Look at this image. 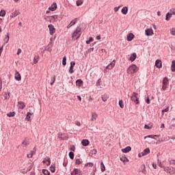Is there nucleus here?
Listing matches in <instances>:
<instances>
[{
	"mask_svg": "<svg viewBox=\"0 0 175 175\" xmlns=\"http://www.w3.org/2000/svg\"><path fill=\"white\" fill-rule=\"evenodd\" d=\"M162 84V90L166 91L169 87V79H167V77L163 78Z\"/></svg>",
	"mask_w": 175,
	"mask_h": 175,
	"instance_id": "obj_4",
	"label": "nucleus"
},
{
	"mask_svg": "<svg viewBox=\"0 0 175 175\" xmlns=\"http://www.w3.org/2000/svg\"><path fill=\"white\" fill-rule=\"evenodd\" d=\"M8 117H14L16 116V112L12 111L7 113Z\"/></svg>",
	"mask_w": 175,
	"mask_h": 175,
	"instance_id": "obj_35",
	"label": "nucleus"
},
{
	"mask_svg": "<svg viewBox=\"0 0 175 175\" xmlns=\"http://www.w3.org/2000/svg\"><path fill=\"white\" fill-rule=\"evenodd\" d=\"M100 169L101 172H105V170H106V167H105V164L103 163V162L100 163Z\"/></svg>",
	"mask_w": 175,
	"mask_h": 175,
	"instance_id": "obj_32",
	"label": "nucleus"
},
{
	"mask_svg": "<svg viewBox=\"0 0 175 175\" xmlns=\"http://www.w3.org/2000/svg\"><path fill=\"white\" fill-rule=\"evenodd\" d=\"M14 77L15 80H17V81H21V75H20V72L18 71H16Z\"/></svg>",
	"mask_w": 175,
	"mask_h": 175,
	"instance_id": "obj_12",
	"label": "nucleus"
},
{
	"mask_svg": "<svg viewBox=\"0 0 175 175\" xmlns=\"http://www.w3.org/2000/svg\"><path fill=\"white\" fill-rule=\"evenodd\" d=\"M172 14L170 12L167 13L166 16H165V20L166 21H169L170 18H172Z\"/></svg>",
	"mask_w": 175,
	"mask_h": 175,
	"instance_id": "obj_22",
	"label": "nucleus"
},
{
	"mask_svg": "<svg viewBox=\"0 0 175 175\" xmlns=\"http://www.w3.org/2000/svg\"><path fill=\"white\" fill-rule=\"evenodd\" d=\"M32 154H31V153L30 154H27V158H32Z\"/></svg>",
	"mask_w": 175,
	"mask_h": 175,
	"instance_id": "obj_64",
	"label": "nucleus"
},
{
	"mask_svg": "<svg viewBox=\"0 0 175 175\" xmlns=\"http://www.w3.org/2000/svg\"><path fill=\"white\" fill-rule=\"evenodd\" d=\"M31 116H32V113L27 112V116H26V120L27 121H31Z\"/></svg>",
	"mask_w": 175,
	"mask_h": 175,
	"instance_id": "obj_28",
	"label": "nucleus"
},
{
	"mask_svg": "<svg viewBox=\"0 0 175 175\" xmlns=\"http://www.w3.org/2000/svg\"><path fill=\"white\" fill-rule=\"evenodd\" d=\"M75 125H77V126H81V123H80V122H79V121H76Z\"/></svg>",
	"mask_w": 175,
	"mask_h": 175,
	"instance_id": "obj_53",
	"label": "nucleus"
},
{
	"mask_svg": "<svg viewBox=\"0 0 175 175\" xmlns=\"http://www.w3.org/2000/svg\"><path fill=\"white\" fill-rule=\"evenodd\" d=\"M48 27H49V29L50 35H53V34L55 33V27H54V25H49Z\"/></svg>",
	"mask_w": 175,
	"mask_h": 175,
	"instance_id": "obj_8",
	"label": "nucleus"
},
{
	"mask_svg": "<svg viewBox=\"0 0 175 175\" xmlns=\"http://www.w3.org/2000/svg\"><path fill=\"white\" fill-rule=\"evenodd\" d=\"M32 167H33V163L30 164V167H29L28 171L29 172V170H31L32 169Z\"/></svg>",
	"mask_w": 175,
	"mask_h": 175,
	"instance_id": "obj_59",
	"label": "nucleus"
},
{
	"mask_svg": "<svg viewBox=\"0 0 175 175\" xmlns=\"http://www.w3.org/2000/svg\"><path fill=\"white\" fill-rule=\"evenodd\" d=\"M5 16H6V11L1 10L0 12V16L1 17H5Z\"/></svg>",
	"mask_w": 175,
	"mask_h": 175,
	"instance_id": "obj_31",
	"label": "nucleus"
},
{
	"mask_svg": "<svg viewBox=\"0 0 175 175\" xmlns=\"http://www.w3.org/2000/svg\"><path fill=\"white\" fill-rule=\"evenodd\" d=\"M171 70L172 72H175V60L172 62Z\"/></svg>",
	"mask_w": 175,
	"mask_h": 175,
	"instance_id": "obj_26",
	"label": "nucleus"
},
{
	"mask_svg": "<svg viewBox=\"0 0 175 175\" xmlns=\"http://www.w3.org/2000/svg\"><path fill=\"white\" fill-rule=\"evenodd\" d=\"M21 54V49H18L17 51V55H20Z\"/></svg>",
	"mask_w": 175,
	"mask_h": 175,
	"instance_id": "obj_58",
	"label": "nucleus"
},
{
	"mask_svg": "<svg viewBox=\"0 0 175 175\" xmlns=\"http://www.w3.org/2000/svg\"><path fill=\"white\" fill-rule=\"evenodd\" d=\"M39 62V56H35L33 58V64H38Z\"/></svg>",
	"mask_w": 175,
	"mask_h": 175,
	"instance_id": "obj_36",
	"label": "nucleus"
},
{
	"mask_svg": "<svg viewBox=\"0 0 175 175\" xmlns=\"http://www.w3.org/2000/svg\"><path fill=\"white\" fill-rule=\"evenodd\" d=\"M68 155L70 159H73L75 158V153H73V152H70Z\"/></svg>",
	"mask_w": 175,
	"mask_h": 175,
	"instance_id": "obj_40",
	"label": "nucleus"
},
{
	"mask_svg": "<svg viewBox=\"0 0 175 175\" xmlns=\"http://www.w3.org/2000/svg\"><path fill=\"white\" fill-rule=\"evenodd\" d=\"M145 34L146 36H152L154 35V31L152 29H147L145 30Z\"/></svg>",
	"mask_w": 175,
	"mask_h": 175,
	"instance_id": "obj_9",
	"label": "nucleus"
},
{
	"mask_svg": "<svg viewBox=\"0 0 175 175\" xmlns=\"http://www.w3.org/2000/svg\"><path fill=\"white\" fill-rule=\"evenodd\" d=\"M121 12L124 15L128 14V7H124L122 9Z\"/></svg>",
	"mask_w": 175,
	"mask_h": 175,
	"instance_id": "obj_21",
	"label": "nucleus"
},
{
	"mask_svg": "<svg viewBox=\"0 0 175 175\" xmlns=\"http://www.w3.org/2000/svg\"><path fill=\"white\" fill-rule=\"evenodd\" d=\"M80 5H81V3H80V1H77V5L80 6Z\"/></svg>",
	"mask_w": 175,
	"mask_h": 175,
	"instance_id": "obj_63",
	"label": "nucleus"
},
{
	"mask_svg": "<svg viewBox=\"0 0 175 175\" xmlns=\"http://www.w3.org/2000/svg\"><path fill=\"white\" fill-rule=\"evenodd\" d=\"M98 118V114L94 113L92 114V121H94V120H96Z\"/></svg>",
	"mask_w": 175,
	"mask_h": 175,
	"instance_id": "obj_34",
	"label": "nucleus"
},
{
	"mask_svg": "<svg viewBox=\"0 0 175 175\" xmlns=\"http://www.w3.org/2000/svg\"><path fill=\"white\" fill-rule=\"evenodd\" d=\"M163 170L169 174H175V168L173 167H164Z\"/></svg>",
	"mask_w": 175,
	"mask_h": 175,
	"instance_id": "obj_6",
	"label": "nucleus"
},
{
	"mask_svg": "<svg viewBox=\"0 0 175 175\" xmlns=\"http://www.w3.org/2000/svg\"><path fill=\"white\" fill-rule=\"evenodd\" d=\"M152 123H149L148 124H146L144 126L145 129H151V128H152Z\"/></svg>",
	"mask_w": 175,
	"mask_h": 175,
	"instance_id": "obj_27",
	"label": "nucleus"
},
{
	"mask_svg": "<svg viewBox=\"0 0 175 175\" xmlns=\"http://www.w3.org/2000/svg\"><path fill=\"white\" fill-rule=\"evenodd\" d=\"M75 65H76V63L75 62H71L70 68H75Z\"/></svg>",
	"mask_w": 175,
	"mask_h": 175,
	"instance_id": "obj_50",
	"label": "nucleus"
},
{
	"mask_svg": "<svg viewBox=\"0 0 175 175\" xmlns=\"http://www.w3.org/2000/svg\"><path fill=\"white\" fill-rule=\"evenodd\" d=\"M136 57H137L136 53H133L131 55V56L130 57V60L131 61V62H133V61H135V59H136Z\"/></svg>",
	"mask_w": 175,
	"mask_h": 175,
	"instance_id": "obj_25",
	"label": "nucleus"
},
{
	"mask_svg": "<svg viewBox=\"0 0 175 175\" xmlns=\"http://www.w3.org/2000/svg\"><path fill=\"white\" fill-rule=\"evenodd\" d=\"M50 170L52 173H55V165L53 164L51 167H50Z\"/></svg>",
	"mask_w": 175,
	"mask_h": 175,
	"instance_id": "obj_30",
	"label": "nucleus"
},
{
	"mask_svg": "<svg viewBox=\"0 0 175 175\" xmlns=\"http://www.w3.org/2000/svg\"><path fill=\"white\" fill-rule=\"evenodd\" d=\"M150 154V148H147L142 152V155H147Z\"/></svg>",
	"mask_w": 175,
	"mask_h": 175,
	"instance_id": "obj_24",
	"label": "nucleus"
},
{
	"mask_svg": "<svg viewBox=\"0 0 175 175\" xmlns=\"http://www.w3.org/2000/svg\"><path fill=\"white\" fill-rule=\"evenodd\" d=\"M116 66V59H113L108 66H106L105 69V72H107V70H111L113 68Z\"/></svg>",
	"mask_w": 175,
	"mask_h": 175,
	"instance_id": "obj_7",
	"label": "nucleus"
},
{
	"mask_svg": "<svg viewBox=\"0 0 175 175\" xmlns=\"http://www.w3.org/2000/svg\"><path fill=\"white\" fill-rule=\"evenodd\" d=\"M94 41V38H92V37H90L89 40L86 41V44H90V43H91V42Z\"/></svg>",
	"mask_w": 175,
	"mask_h": 175,
	"instance_id": "obj_44",
	"label": "nucleus"
},
{
	"mask_svg": "<svg viewBox=\"0 0 175 175\" xmlns=\"http://www.w3.org/2000/svg\"><path fill=\"white\" fill-rule=\"evenodd\" d=\"M121 8V5H119L118 7H116L113 8L114 12H117L118 10H120V8Z\"/></svg>",
	"mask_w": 175,
	"mask_h": 175,
	"instance_id": "obj_48",
	"label": "nucleus"
},
{
	"mask_svg": "<svg viewBox=\"0 0 175 175\" xmlns=\"http://www.w3.org/2000/svg\"><path fill=\"white\" fill-rule=\"evenodd\" d=\"M42 173L44 175H50V172H49V170H43Z\"/></svg>",
	"mask_w": 175,
	"mask_h": 175,
	"instance_id": "obj_42",
	"label": "nucleus"
},
{
	"mask_svg": "<svg viewBox=\"0 0 175 175\" xmlns=\"http://www.w3.org/2000/svg\"><path fill=\"white\" fill-rule=\"evenodd\" d=\"M9 39H10V35L9 34V33H7L5 38L3 39L5 44H6V43H9Z\"/></svg>",
	"mask_w": 175,
	"mask_h": 175,
	"instance_id": "obj_20",
	"label": "nucleus"
},
{
	"mask_svg": "<svg viewBox=\"0 0 175 175\" xmlns=\"http://www.w3.org/2000/svg\"><path fill=\"white\" fill-rule=\"evenodd\" d=\"M132 150V148L131 146H127L125 148L122 149V152H124V154H126L127 152H129Z\"/></svg>",
	"mask_w": 175,
	"mask_h": 175,
	"instance_id": "obj_18",
	"label": "nucleus"
},
{
	"mask_svg": "<svg viewBox=\"0 0 175 175\" xmlns=\"http://www.w3.org/2000/svg\"><path fill=\"white\" fill-rule=\"evenodd\" d=\"M44 19L45 20V21H47L48 23H57V20H58V15L45 16L44 17Z\"/></svg>",
	"mask_w": 175,
	"mask_h": 175,
	"instance_id": "obj_2",
	"label": "nucleus"
},
{
	"mask_svg": "<svg viewBox=\"0 0 175 175\" xmlns=\"http://www.w3.org/2000/svg\"><path fill=\"white\" fill-rule=\"evenodd\" d=\"M171 35L175 36V27H173L170 31Z\"/></svg>",
	"mask_w": 175,
	"mask_h": 175,
	"instance_id": "obj_46",
	"label": "nucleus"
},
{
	"mask_svg": "<svg viewBox=\"0 0 175 175\" xmlns=\"http://www.w3.org/2000/svg\"><path fill=\"white\" fill-rule=\"evenodd\" d=\"M155 66L159 69H161V68H162V62L159 59L156 60Z\"/></svg>",
	"mask_w": 175,
	"mask_h": 175,
	"instance_id": "obj_14",
	"label": "nucleus"
},
{
	"mask_svg": "<svg viewBox=\"0 0 175 175\" xmlns=\"http://www.w3.org/2000/svg\"><path fill=\"white\" fill-rule=\"evenodd\" d=\"M170 165H175V161L174 160H171L170 161Z\"/></svg>",
	"mask_w": 175,
	"mask_h": 175,
	"instance_id": "obj_60",
	"label": "nucleus"
},
{
	"mask_svg": "<svg viewBox=\"0 0 175 175\" xmlns=\"http://www.w3.org/2000/svg\"><path fill=\"white\" fill-rule=\"evenodd\" d=\"M119 106L121 107V109H124V101H122V100L119 101Z\"/></svg>",
	"mask_w": 175,
	"mask_h": 175,
	"instance_id": "obj_41",
	"label": "nucleus"
},
{
	"mask_svg": "<svg viewBox=\"0 0 175 175\" xmlns=\"http://www.w3.org/2000/svg\"><path fill=\"white\" fill-rule=\"evenodd\" d=\"M71 175H81V171H80V170L75 168L74 169L71 173Z\"/></svg>",
	"mask_w": 175,
	"mask_h": 175,
	"instance_id": "obj_10",
	"label": "nucleus"
},
{
	"mask_svg": "<svg viewBox=\"0 0 175 175\" xmlns=\"http://www.w3.org/2000/svg\"><path fill=\"white\" fill-rule=\"evenodd\" d=\"M75 150H76V148L75 147V146H72L70 147V150L71 151H75Z\"/></svg>",
	"mask_w": 175,
	"mask_h": 175,
	"instance_id": "obj_57",
	"label": "nucleus"
},
{
	"mask_svg": "<svg viewBox=\"0 0 175 175\" xmlns=\"http://www.w3.org/2000/svg\"><path fill=\"white\" fill-rule=\"evenodd\" d=\"M96 152H97L96 149H93L91 150L90 154H91V155H96Z\"/></svg>",
	"mask_w": 175,
	"mask_h": 175,
	"instance_id": "obj_43",
	"label": "nucleus"
},
{
	"mask_svg": "<svg viewBox=\"0 0 175 175\" xmlns=\"http://www.w3.org/2000/svg\"><path fill=\"white\" fill-rule=\"evenodd\" d=\"M76 23H77V18H75L72 21H71L70 24L73 27V25H75V24H76Z\"/></svg>",
	"mask_w": 175,
	"mask_h": 175,
	"instance_id": "obj_37",
	"label": "nucleus"
},
{
	"mask_svg": "<svg viewBox=\"0 0 175 175\" xmlns=\"http://www.w3.org/2000/svg\"><path fill=\"white\" fill-rule=\"evenodd\" d=\"M142 167L143 168V170H142V173L144 174H147V170H146V165L143 164L142 165Z\"/></svg>",
	"mask_w": 175,
	"mask_h": 175,
	"instance_id": "obj_33",
	"label": "nucleus"
},
{
	"mask_svg": "<svg viewBox=\"0 0 175 175\" xmlns=\"http://www.w3.org/2000/svg\"><path fill=\"white\" fill-rule=\"evenodd\" d=\"M76 83L78 87H81V85L83 84V81L81 79H78L77 80Z\"/></svg>",
	"mask_w": 175,
	"mask_h": 175,
	"instance_id": "obj_29",
	"label": "nucleus"
},
{
	"mask_svg": "<svg viewBox=\"0 0 175 175\" xmlns=\"http://www.w3.org/2000/svg\"><path fill=\"white\" fill-rule=\"evenodd\" d=\"M170 12H171V13H172V14H173L174 16H175V8H172Z\"/></svg>",
	"mask_w": 175,
	"mask_h": 175,
	"instance_id": "obj_52",
	"label": "nucleus"
},
{
	"mask_svg": "<svg viewBox=\"0 0 175 175\" xmlns=\"http://www.w3.org/2000/svg\"><path fill=\"white\" fill-rule=\"evenodd\" d=\"M4 98H5V99H10V92L5 93V95H4Z\"/></svg>",
	"mask_w": 175,
	"mask_h": 175,
	"instance_id": "obj_38",
	"label": "nucleus"
},
{
	"mask_svg": "<svg viewBox=\"0 0 175 175\" xmlns=\"http://www.w3.org/2000/svg\"><path fill=\"white\" fill-rule=\"evenodd\" d=\"M17 106L18 109H21V110H23V109L25 107V104H24V102L20 101L18 103Z\"/></svg>",
	"mask_w": 175,
	"mask_h": 175,
	"instance_id": "obj_15",
	"label": "nucleus"
},
{
	"mask_svg": "<svg viewBox=\"0 0 175 175\" xmlns=\"http://www.w3.org/2000/svg\"><path fill=\"white\" fill-rule=\"evenodd\" d=\"M22 144H23V146H25V147H27V146H28V142H27L26 141H23Z\"/></svg>",
	"mask_w": 175,
	"mask_h": 175,
	"instance_id": "obj_54",
	"label": "nucleus"
},
{
	"mask_svg": "<svg viewBox=\"0 0 175 175\" xmlns=\"http://www.w3.org/2000/svg\"><path fill=\"white\" fill-rule=\"evenodd\" d=\"M68 72H69V73H70V74L73 73V72H74V71H73V68L70 67V69H69Z\"/></svg>",
	"mask_w": 175,
	"mask_h": 175,
	"instance_id": "obj_56",
	"label": "nucleus"
},
{
	"mask_svg": "<svg viewBox=\"0 0 175 175\" xmlns=\"http://www.w3.org/2000/svg\"><path fill=\"white\" fill-rule=\"evenodd\" d=\"M131 100H133L135 105H139V94L136 92H133L131 96Z\"/></svg>",
	"mask_w": 175,
	"mask_h": 175,
	"instance_id": "obj_5",
	"label": "nucleus"
},
{
	"mask_svg": "<svg viewBox=\"0 0 175 175\" xmlns=\"http://www.w3.org/2000/svg\"><path fill=\"white\" fill-rule=\"evenodd\" d=\"M102 100H103V102H106V100H107V96H103L102 97Z\"/></svg>",
	"mask_w": 175,
	"mask_h": 175,
	"instance_id": "obj_55",
	"label": "nucleus"
},
{
	"mask_svg": "<svg viewBox=\"0 0 175 175\" xmlns=\"http://www.w3.org/2000/svg\"><path fill=\"white\" fill-rule=\"evenodd\" d=\"M147 137H150V139H155V137H159V135H148L144 137V139H147Z\"/></svg>",
	"mask_w": 175,
	"mask_h": 175,
	"instance_id": "obj_23",
	"label": "nucleus"
},
{
	"mask_svg": "<svg viewBox=\"0 0 175 175\" xmlns=\"http://www.w3.org/2000/svg\"><path fill=\"white\" fill-rule=\"evenodd\" d=\"M81 144L84 147H86V146H88V144H90V141H88V139H83L81 141Z\"/></svg>",
	"mask_w": 175,
	"mask_h": 175,
	"instance_id": "obj_19",
	"label": "nucleus"
},
{
	"mask_svg": "<svg viewBox=\"0 0 175 175\" xmlns=\"http://www.w3.org/2000/svg\"><path fill=\"white\" fill-rule=\"evenodd\" d=\"M62 65H64V66H66V56L63 57Z\"/></svg>",
	"mask_w": 175,
	"mask_h": 175,
	"instance_id": "obj_39",
	"label": "nucleus"
},
{
	"mask_svg": "<svg viewBox=\"0 0 175 175\" xmlns=\"http://www.w3.org/2000/svg\"><path fill=\"white\" fill-rule=\"evenodd\" d=\"M159 167H163V169H165V167H163V165H162V163L161 162L159 163Z\"/></svg>",
	"mask_w": 175,
	"mask_h": 175,
	"instance_id": "obj_62",
	"label": "nucleus"
},
{
	"mask_svg": "<svg viewBox=\"0 0 175 175\" xmlns=\"http://www.w3.org/2000/svg\"><path fill=\"white\" fill-rule=\"evenodd\" d=\"M146 103H147L148 105H150V97H148V98H146Z\"/></svg>",
	"mask_w": 175,
	"mask_h": 175,
	"instance_id": "obj_61",
	"label": "nucleus"
},
{
	"mask_svg": "<svg viewBox=\"0 0 175 175\" xmlns=\"http://www.w3.org/2000/svg\"><path fill=\"white\" fill-rule=\"evenodd\" d=\"M42 162L43 163H46V166H50V164L51 163L50 157H47L46 159H44Z\"/></svg>",
	"mask_w": 175,
	"mask_h": 175,
	"instance_id": "obj_16",
	"label": "nucleus"
},
{
	"mask_svg": "<svg viewBox=\"0 0 175 175\" xmlns=\"http://www.w3.org/2000/svg\"><path fill=\"white\" fill-rule=\"evenodd\" d=\"M81 36V27H78L72 34L73 40H77Z\"/></svg>",
	"mask_w": 175,
	"mask_h": 175,
	"instance_id": "obj_1",
	"label": "nucleus"
},
{
	"mask_svg": "<svg viewBox=\"0 0 175 175\" xmlns=\"http://www.w3.org/2000/svg\"><path fill=\"white\" fill-rule=\"evenodd\" d=\"M55 83V76H53L52 78V82L51 83V85H53Z\"/></svg>",
	"mask_w": 175,
	"mask_h": 175,
	"instance_id": "obj_49",
	"label": "nucleus"
},
{
	"mask_svg": "<svg viewBox=\"0 0 175 175\" xmlns=\"http://www.w3.org/2000/svg\"><path fill=\"white\" fill-rule=\"evenodd\" d=\"M102 83V79H99L97 82H96V86L99 87V85H100V84Z\"/></svg>",
	"mask_w": 175,
	"mask_h": 175,
	"instance_id": "obj_47",
	"label": "nucleus"
},
{
	"mask_svg": "<svg viewBox=\"0 0 175 175\" xmlns=\"http://www.w3.org/2000/svg\"><path fill=\"white\" fill-rule=\"evenodd\" d=\"M134 38H135V35H133V33H130L126 36V39L128 42H132V40H133Z\"/></svg>",
	"mask_w": 175,
	"mask_h": 175,
	"instance_id": "obj_11",
	"label": "nucleus"
},
{
	"mask_svg": "<svg viewBox=\"0 0 175 175\" xmlns=\"http://www.w3.org/2000/svg\"><path fill=\"white\" fill-rule=\"evenodd\" d=\"M85 165L86 166H89V167H92V166H94V163H88Z\"/></svg>",
	"mask_w": 175,
	"mask_h": 175,
	"instance_id": "obj_51",
	"label": "nucleus"
},
{
	"mask_svg": "<svg viewBox=\"0 0 175 175\" xmlns=\"http://www.w3.org/2000/svg\"><path fill=\"white\" fill-rule=\"evenodd\" d=\"M138 70L139 68H137V66L135 64H133L128 68L127 73L129 75H133V73H137Z\"/></svg>",
	"mask_w": 175,
	"mask_h": 175,
	"instance_id": "obj_3",
	"label": "nucleus"
},
{
	"mask_svg": "<svg viewBox=\"0 0 175 175\" xmlns=\"http://www.w3.org/2000/svg\"><path fill=\"white\" fill-rule=\"evenodd\" d=\"M57 9V3H53L51 7L49 8V10L51 12H54Z\"/></svg>",
	"mask_w": 175,
	"mask_h": 175,
	"instance_id": "obj_17",
	"label": "nucleus"
},
{
	"mask_svg": "<svg viewBox=\"0 0 175 175\" xmlns=\"http://www.w3.org/2000/svg\"><path fill=\"white\" fill-rule=\"evenodd\" d=\"M81 160L80 159H77L76 160H75V164L76 165H80V163H81Z\"/></svg>",
	"mask_w": 175,
	"mask_h": 175,
	"instance_id": "obj_45",
	"label": "nucleus"
},
{
	"mask_svg": "<svg viewBox=\"0 0 175 175\" xmlns=\"http://www.w3.org/2000/svg\"><path fill=\"white\" fill-rule=\"evenodd\" d=\"M20 14V12L15 10L14 12H12L10 17V18H14V17H17Z\"/></svg>",
	"mask_w": 175,
	"mask_h": 175,
	"instance_id": "obj_13",
	"label": "nucleus"
}]
</instances>
